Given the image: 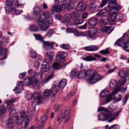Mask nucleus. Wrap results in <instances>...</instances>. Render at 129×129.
Instances as JSON below:
<instances>
[{"instance_id":"obj_52","label":"nucleus","mask_w":129,"mask_h":129,"mask_svg":"<svg viewBox=\"0 0 129 129\" xmlns=\"http://www.w3.org/2000/svg\"><path fill=\"white\" fill-rule=\"evenodd\" d=\"M35 93H40L36 92H34V94H28V97H27V100H30L31 99L32 97H34H34H35V96H34V94Z\"/></svg>"},{"instance_id":"obj_41","label":"nucleus","mask_w":129,"mask_h":129,"mask_svg":"<svg viewBox=\"0 0 129 129\" xmlns=\"http://www.w3.org/2000/svg\"><path fill=\"white\" fill-rule=\"evenodd\" d=\"M120 89L121 87L120 86H116V88H115L113 90L111 93V95L112 96H114L116 95L118 93V91L120 90Z\"/></svg>"},{"instance_id":"obj_64","label":"nucleus","mask_w":129,"mask_h":129,"mask_svg":"<svg viewBox=\"0 0 129 129\" xmlns=\"http://www.w3.org/2000/svg\"><path fill=\"white\" fill-rule=\"evenodd\" d=\"M73 33L74 35L77 37L80 36V32H79L76 29H74Z\"/></svg>"},{"instance_id":"obj_57","label":"nucleus","mask_w":129,"mask_h":129,"mask_svg":"<svg viewBox=\"0 0 129 129\" xmlns=\"http://www.w3.org/2000/svg\"><path fill=\"white\" fill-rule=\"evenodd\" d=\"M107 2V0H103L100 5V7L102 8L105 6Z\"/></svg>"},{"instance_id":"obj_15","label":"nucleus","mask_w":129,"mask_h":129,"mask_svg":"<svg viewBox=\"0 0 129 129\" xmlns=\"http://www.w3.org/2000/svg\"><path fill=\"white\" fill-rule=\"evenodd\" d=\"M51 94V90L47 89L44 91L43 96L42 97L40 96V97L42 100V99L46 100L50 95Z\"/></svg>"},{"instance_id":"obj_55","label":"nucleus","mask_w":129,"mask_h":129,"mask_svg":"<svg viewBox=\"0 0 129 129\" xmlns=\"http://www.w3.org/2000/svg\"><path fill=\"white\" fill-rule=\"evenodd\" d=\"M120 111L121 110H120L117 112H115L114 113H111L112 114V115L111 116H115L114 117L116 118L118 116V114L120 113Z\"/></svg>"},{"instance_id":"obj_54","label":"nucleus","mask_w":129,"mask_h":129,"mask_svg":"<svg viewBox=\"0 0 129 129\" xmlns=\"http://www.w3.org/2000/svg\"><path fill=\"white\" fill-rule=\"evenodd\" d=\"M106 102L107 103L110 102L112 100V96L111 94L109 93L106 97Z\"/></svg>"},{"instance_id":"obj_38","label":"nucleus","mask_w":129,"mask_h":129,"mask_svg":"<svg viewBox=\"0 0 129 129\" xmlns=\"http://www.w3.org/2000/svg\"><path fill=\"white\" fill-rule=\"evenodd\" d=\"M127 80L126 78H121L119 80L118 82V85L120 87V86L124 84L126 82Z\"/></svg>"},{"instance_id":"obj_17","label":"nucleus","mask_w":129,"mask_h":129,"mask_svg":"<svg viewBox=\"0 0 129 129\" xmlns=\"http://www.w3.org/2000/svg\"><path fill=\"white\" fill-rule=\"evenodd\" d=\"M99 48L98 46L95 45H91L84 47L85 50L88 51H95L98 50Z\"/></svg>"},{"instance_id":"obj_53","label":"nucleus","mask_w":129,"mask_h":129,"mask_svg":"<svg viewBox=\"0 0 129 129\" xmlns=\"http://www.w3.org/2000/svg\"><path fill=\"white\" fill-rule=\"evenodd\" d=\"M103 55H105L109 53V52L108 51V49H106L105 50H102L100 51L99 52Z\"/></svg>"},{"instance_id":"obj_31","label":"nucleus","mask_w":129,"mask_h":129,"mask_svg":"<svg viewBox=\"0 0 129 129\" xmlns=\"http://www.w3.org/2000/svg\"><path fill=\"white\" fill-rule=\"evenodd\" d=\"M71 19V16L70 14L68 13H66L63 16L62 22H68Z\"/></svg>"},{"instance_id":"obj_59","label":"nucleus","mask_w":129,"mask_h":129,"mask_svg":"<svg viewBox=\"0 0 129 129\" xmlns=\"http://www.w3.org/2000/svg\"><path fill=\"white\" fill-rule=\"evenodd\" d=\"M74 29L73 28H69L66 29V31L68 33H73Z\"/></svg>"},{"instance_id":"obj_30","label":"nucleus","mask_w":129,"mask_h":129,"mask_svg":"<svg viewBox=\"0 0 129 129\" xmlns=\"http://www.w3.org/2000/svg\"><path fill=\"white\" fill-rule=\"evenodd\" d=\"M16 122L18 125H20L22 124L24 119L23 118H21L20 116L15 117Z\"/></svg>"},{"instance_id":"obj_12","label":"nucleus","mask_w":129,"mask_h":129,"mask_svg":"<svg viewBox=\"0 0 129 129\" xmlns=\"http://www.w3.org/2000/svg\"><path fill=\"white\" fill-rule=\"evenodd\" d=\"M16 100V99H13L12 98L7 101L8 105L6 108V111H8L14 107V105L12 104V103L14 102Z\"/></svg>"},{"instance_id":"obj_28","label":"nucleus","mask_w":129,"mask_h":129,"mask_svg":"<svg viewBox=\"0 0 129 129\" xmlns=\"http://www.w3.org/2000/svg\"><path fill=\"white\" fill-rule=\"evenodd\" d=\"M6 109L5 105L2 104L0 106V117L6 112Z\"/></svg>"},{"instance_id":"obj_20","label":"nucleus","mask_w":129,"mask_h":129,"mask_svg":"<svg viewBox=\"0 0 129 129\" xmlns=\"http://www.w3.org/2000/svg\"><path fill=\"white\" fill-rule=\"evenodd\" d=\"M76 9L77 10L81 12L84 11L85 8L82 2H80L77 4Z\"/></svg>"},{"instance_id":"obj_60","label":"nucleus","mask_w":129,"mask_h":129,"mask_svg":"<svg viewBox=\"0 0 129 129\" xmlns=\"http://www.w3.org/2000/svg\"><path fill=\"white\" fill-rule=\"evenodd\" d=\"M98 111H105V112H107L108 111V110L107 109H106L102 107H99L98 109Z\"/></svg>"},{"instance_id":"obj_16","label":"nucleus","mask_w":129,"mask_h":129,"mask_svg":"<svg viewBox=\"0 0 129 129\" xmlns=\"http://www.w3.org/2000/svg\"><path fill=\"white\" fill-rule=\"evenodd\" d=\"M70 111L68 109H66L63 114H62L61 115L63 118V120L65 122H66L69 120V113Z\"/></svg>"},{"instance_id":"obj_4","label":"nucleus","mask_w":129,"mask_h":129,"mask_svg":"<svg viewBox=\"0 0 129 129\" xmlns=\"http://www.w3.org/2000/svg\"><path fill=\"white\" fill-rule=\"evenodd\" d=\"M56 4H59L57 5H54L51 9L52 12H60L62 10L67 8L70 9L73 8L74 7V3H72L71 5H68V3H65L61 5V4L59 2V0H54Z\"/></svg>"},{"instance_id":"obj_39","label":"nucleus","mask_w":129,"mask_h":129,"mask_svg":"<svg viewBox=\"0 0 129 129\" xmlns=\"http://www.w3.org/2000/svg\"><path fill=\"white\" fill-rule=\"evenodd\" d=\"M29 30L32 31H36L39 30L38 26L35 25H31L29 28Z\"/></svg>"},{"instance_id":"obj_48","label":"nucleus","mask_w":129,"mask_h":129,"mask_svg":"<svg viewBox=\"0 0 129 129\" xmlns=\"http://www.w3.org/2000/svg\"><path fill=\"white\" fill-rule=\"evenodd\" d=\"M48 116L46 115H44L41 117L40 119V121L41 123L44 122L47 120Z\"/></svg>"},{"instance_id":"obj_19","label":"nucleus","mask_w":129,"mask_h":129,"mask_svg":"<svg viewBox=\"0 0 129 129\" xmlns=\"http://www.w3.org/2000/svg\"><path fill=\"white\" fill-rule=\"evenodd\" d=\"M65 64L63 66H61L58 63L55 62H54L52 65V67L54 70H58L61 68H64L67 64Z\"/></svg>"},{"instance_id":"obj_23","label":"nucleus","mask_w":129,"mask_h":129,"mask_svg":"<svg viewBox=\"0 0 129 129\" xmlns=\"http://www.w3.org/2000/svg\"><path fill=\"white\" fill-rule=\"evenodd\" d=\"M48 61H44L45 64H42V67H41V70L44 72H46L48 71L50 68L49 63H48Z\"/></svg>"},{"instance_id":"obj_42","label":"nucleus","mask_w":129,"mask_h":129,"mask_svg":"<svg viewBox=\"0 0 129 129\" xmlns=\"http://www.w3.org/2000/svg\"><path fill=\"white\" fill-rule=\"evenodd\" d=\"M83 60L87 61H91L96 60V58L91 56H88L84 58Z\"/></svg>"},{"instance_id":"obj_47","label":"nucleus","mask_w":129,"mask_h":129,"mask_svg":"<svg viewBox=\"0 0 129 129\" xmlns=\"http://www.w3.org/2000/svg\"><path fill=\"white\" fill-rule=\"evenodd\" d=\"M31 79L29 77H25L24 80L23 82L26 85H30L31 83Z\"/></svg>"},{"instance_id":"obj_2","label":"nucleus","mask_w":129,"mask_h":129,"mask_svg":"<svg viewBox=\"0 0 129 129\" xmlns=\"http://www.w3.org/2000/svg\"><path fill=\"white\" fill-rule=\"evenodd\" d=\"M51 15L48 11L43 13L37 19L38 24L40 26V28L42 31H46L48 28L49 23L52 22Z\"/></svg>"},{"instance_id":"obj_34","label":"nucleus","mask_w":129,"mask_h":129,"mask_svg":"<svg viewBox=\"0 0 129 129\" xmlns=\"http://www.w3.org/2000/svg\"><path fill=\"white\" fill-rule=\"evenodd\" d=\"M46 55L47 56L46 57L47 58H48L49 59L48 60L45 58V61H48V63H49V62H51V61L52 60L53 58V54H50V52H47L46 54Z\"/></svg>"},{"instance_id":"obj_45","label":"nucleus","mask_w":129,"mask_h":129,"mask_svg":"<svg viewBox=\"0 0 129 129\" xmlns=\"http://www.w3.org/2000/svg\"><path fill=\"white\" fill-rule=\"evenodd\" d=\"M60 47L65 50H68L70 49V47L69 44H63L60 45Z\"/></svg>"},{"instance_id":"obj_58","label":"nucleus","mask_w":129,"mask_h":129,"mask_svg":"<svg viewBox=\"0 0 129 129\" xmlns=\"http://www.w3.org/2000/svg\"><path fill=\"white\" fill-rule=\"evenodd\" d=\"M63 119V118L62 117L61 115H58L57 118V120L58 121L59 123H60L61 122Z\"/></svg>"},{"instance_id":"obj_27","label":"nucleus","mask_w":129,"mask_h":129,"mask_svg":"<svg viewBox=\"0 0 129 129\" xmlns=\"http://www.w3.org/2000/svg\"><path fill=\"white\" fill-rule=\"evenodd\" d=\"M31 83L30 85H31L35 87H38L40 86V83L38 82L36 78H33L31 79Z\"/></svg>"},{"instance_id":"obj_1","label":"nucleus","mask_w":129,"mask_h":129,"mask_svg":"<svg viewBox=\"0 0 129 129\" xmlns=\"http://www.w3.org/2000/svg\"><path fill=\"white\" fill-rule=\"evenodd\" d=\"M84 78L91 84H94L102 78V76L94 72L93 70H88L86 72L81 71L78 73L77 77L79 79Z\"/></svg>"},{"instance_id":"obj_50","label":"nucleus","mask_w":129,"mask_h":129,"mask_svg":"<svg viewBox=\"0 0 129 129\" xmlns=\"http://www.w3.org/2000/svg\"><path fill=\"white\" fill-rule=\"evenodd\" d=\"M33 35L35 37L36 40H39L41 41L43 40V39L40 35L34 34Z\"/></svg>"},{"instance_id":"obj_36","label":"nucleus","mask_w":129,"mask_h":129,"mask_svg":"<svg viewBox=\"0 0 129 129\" xmlns=\"http://www.w3.org/2000/svg\"><path fill=\"white\" fill-rule=\"evenodd\" d=\"M33 10L34 14L36 15H39L41 13V10L39 7H35L34 8Z\"/></svg>"},{"instance_id":"obj_18","label":"nucleus","mask_w":129,"mask_h":129,"mask_svg":"<svg viewBox=\"0 0 129 129\" xmlns=\"http://www.w3.org/2000/svg\"><path fill=\"white\" fill-rule=\"evenodd\" d=\"M81 12L78 11H74L71 13V17L73 19L80 17L81 15Z\"/></svg>"},{"instance_id":"obj_40","label":"nucleus","mask_w":129,"mask_h":129,"mask_svg":"<svg viewBox=\"0 0 129 129\" xmlns=\"http://www.w3.org/2000/svg\"><path fill=\"white\" fill-rule=\"evenodd\" d=\"M97 7V5L96 4L95 1H92L90 4V8L92 9L93 11H94Z\"/></svg>"},{"instance_id":"obj_63","label":"nucleus","mask_w":129,"mask_h":129,"mask_svg":"<svg viewBox=\"0 0 129 129\" xmlns=\"http://www.w3.org/2000/svg\"><path fill=\"white\" fill-rule=\"evenodd\" d=\"M31 56L33 58H36V52L33 50L31 51L30 52Z\"/></svg>"},{"instance_id":"obj_43","label":"nucleus","mask_w":129,"mask_h":129,"mask_svg":"<svg viewBox=\"0 0 129 129\" xmlns=\"http://www.w3.org/2000/svg\"><path fill=\"white\" fill-rule=\"evenodd\" d=\"M17 110L16 109H14L12 110L10 112V116L11 117H16L17 114Z\"/></svg>"},{"instance_id":"obj_9","label":"nucleus","mask_w":129,"mask_h":129,"mask_svg":"<svg viewBox=\"0 0 129 129\" xmlns=\"http://www.w3.org/2000/svg\"><path fill=\"white\" fill-rule=\"evenodd\" d=\"M112 114L108 113L105 114L101 112L99 114L98 116L99 120L101 121H104L107 119L111 117Z\"/></svg>"},{"instance_id":"obj_5","label":"nucleus","mask_w":129,"mask_h":129,"mask_svg":"<svg viewBox=\"0 0 129 129\" xmlns=\"http://www.w3.org/2000/svg\"><path fill=\"white\" fill-rule=\"evenodd\" d=\"M120 9V7L119 5H115L114 6H111V10H115L116 11H111L109 12L108 13V15L112 19H113L114 21L116 22L120 21L123 18V17L122 15L120 13H118L115 16H113V15L115 14L117 12L118 9Z\"/></svg>"},{"instance_id":"obj_33","label":"nucleus","mask_w":129,"mask_h":129,"mask_svg":"<svg viewBox=\"0 0 129 129\" xmlns=\"http://www.w3.org/2000/svg\"><path fill=\"white\" fill-rule=\"evenodd\" d=\"M109 93L110 92L108 90H104L100 93V96L102 98H105L109 94Z\"/></svg>"},{"instance_id":"obj_6","label":"nucleus","mask_w":129,"mask_h":129,"mask_svg":"<svg viewBox=\"0 0 129 129\" xmlns=\"http://www.w3.org/2000/svg\"><path fill=\"white\" fill-rule=\"evenodd\" d=\"M87 38L93 40L97 37L98 34V29L95 27L90 28L88 30Z\"/></svg>"},{"instance_id":"obj_32","label":"nucleus","mask_w":129,"mask_h":129,"mask_svg":"<svg viewBox=\"0 0 129 129\" xmlns=\"http://www.w3.org/2000/svg\"><path fill=\"white\" fill-rule=\"evenodd\" d=\"M100 24L102 26L103 24L104 25L108 24L110 23V21L108 17L106 16L105 19L101 20L100 22Z\"/></svg>"},{"instance_id":"obj_37","label":"nucleus","mask_w":129,"mask_h":129,"mask_svg":"<svg viewBox=\"0 0 129 129\" xmlns=\"http://www.w3.org/2000/svg\"><path fill=\"white\" fill-rule=\"evenodd\" d=\"M73 24L74 25H76L77 24H79L82 23L84 21L82 19H78L76 18L73 19Z\"/></svg>"},{"instance_id":"obj_25","label":"nucleus","mask_w":129,"mask_h":129,"mask_svg":"<svg viewBox=\"0 0 129 129\" xmlns=\"http://www.w3.org/2000/svg\"><path fill=\"white\" fill-rule=\"evenodd\" d=\"M54 71L53 70L52 71L50 75L46 79L44 80L42 82L43 84H44L47 83L49 80L52 78L54 75Z\"/></svg>"},{"instance_id":"obj_10","label":"nucleus","mask_w":129,"mask_h":129,"mask_svg":"<svg viewBox=\"0 0 129 129\" xmlns=\"http://www.w3.org/2000/svg\"><path fill=\"white\" fill-rule=\"evenodd\" d=\"M43 44L44 45V48L46 50H50L53 48V45L54 44V42L49 41H43Z\"/></svg>"},{"instance_id":"obj_44","label":"nucleus","mask_w":129,"mask_h":129,"mask_svg":"<svg viewBox=\"0 0 129 129\" xmlns=\"http://www.w3.org/2000/svg\"><path fill=\"white\" fill-rule=\"evenodd\" d=\"M8 51V49L6 48H4L3 49H2L1 51V52L5 56L4 57L1 58L0 60H2L3 59H6L7 58L6 53Z\"/></svg>"},{"instance_id":"obj_62","label":"nucleus","mask_w":129,"mask_h":129,"mask_svg":"<svg viewBox=\"0 0 129 129\" xmlns=\"http://www.w3.org/2000/svg\"><path fill=\"white\" fill-rule=\"evenodd\" d=\"M60 107L59 106L58 104H55L54 107V110L55 112L57 111L60 108Z\"/></svg>"},{"instance_id":"obj_46","label":"nucleus","mask_w":129,"mask_h":129,"mask_svg":"<svg viewBox=\"0 0 129 129\" xmlns=\"http://www.w3.org/2000/svg\"><path fill=\"white\" fill-rule=\"evenodd\" d=\"M77 72V70L76 69H74L71 71L70 74V76L71 78H73L75 77L76 74Z\"/></svg>"},{"instance_id":"obj_24","label":"nucleus","mask_w":129,"mask_h":129,"mask_svg":"<svg viewBox=\"0 0 129 129\" xmlns=\"http://www.w3.org/2000/svg\"><path fill=\"white\" fill-rule=\"evenodd\" d=\"M59 88L57 85H54L52 87L51 90V94L55 95L58 91Z\"/></svg>"},{"instance_id":"obj_13","label":"nucleus","mask_w":129,"mask_h":129,"mask_svg":"<svg viewBox=\"0 0 129 129\" xmlns=\"http://www.w3.org/2000/svg\"><path fill=\"white\" fill-rule=\"evenodd\" d=\"M20 117L23 118V119H25V125H28L29 123V118L27 115L26 113L23 110L21 111L20 112Z\"/></svg>"},{"instance_id":"obj_7","label":"nucleus","mask_w":129,"mask_h":129,"mask_svg":"<svg viewBox=\"0 0 129 129\" xmlns=\"http://www.w3.org/2000/svg\"><path fill=\"white\" fill-rule=\"evenodd\" d=\"M35 96L34 101L32 104V107L33 108V110H30L31 111H34L35 108L37 104H39L42 103V100L40 97V93H35L34 94Z\"/></svg>"},{"instance_id":"obj_26","label":"nucleus","mask_w":129,"mask_h":129,"mask_svg":"<svg viewBox=\"0 0 129 129\" xmlns=\"http://www.w3.org/2000/svg\"><path fill=\"white\" fill-rule=\"evenodd\" d=\"M67 83V81L65 79H61L59 82V84L57 85L59 87L63 89Z\"/></svg>"},{"instance_id":"obj_21","label":"nucleus","mask_w":129,"mask_h":129,"mask_svg":"<svg viewBox=\"0 0 129 129\" xmlns=\"http://www.w3.org/2000/svg\"><path fill=\"white\" fill-rule=\"evenodd\" d=\"M97 20L95 17L90 18L88 19V24L90 26H94L96 24Z\"/></svg>"},{"instance_id":"obj_22","label":"nucleus","mask_w":129,"mask_h":129,"mask_svg":"<svg viewBox=\"0 0 129 129\" xmlns=\"http://www.w3.org/2000/svg\"><path fill=\"white\" fill-rule=\"evenodd\" d=\"M111 8V6L110 5H108V7H105L104 9L99 12L96 14V15L99 16H100L105 13V12H104V10H106V11H107L110 10V8Z\"/></svg>"},{"instance_id":"obj_35","label":"nucleus","mask_w":129,"mask_h":129,"mask_svg":"<svg viewBox=\"0 0 129 129\" xmlns=\"http://www.w3.org/2000/svg\"><path fill=\"white\" fill-rule=\"evenodd\" d=\"M118 76L121 78H126V73L123 70L119 71L118 72Z\"/></svg>"},{"instance_id":"obj_8","label":"nucleus","mask_w":129,"mask_h":129,"mask_svg":"<svg viewBox=\"0 0 129 129\" xmlns=\"http://www.w3.org/2000/svg\"><path fill=\"white\" fill-rule=\"evenodd\" d=\"M67 55V53L64 51L59 52L56 56V61L60 63L63 62L65 61V57Z\"/></svg>"},{"instance_id":"obj_51","label":"nucleus","mask_w":129,"mask_h":129,"mask_svg":"<svg viewBox=\"0 0 129 129\" xmlns=\"http://www.w3.org/2000/svg\"><path fill=\"white\" fill-rule=\"evenodd\" d=\"M53 33V30L52 29H50L47 32V33L46 35V36L48 37H49L52 36Z\"/></svg>"},{"instance_id":"obj_61","label":"nucleus","mask_w":129,"mask_h":129,"mask_svg":"<svg viewBox=\"0 0 129 129\" xmlns=\"http://www.w3.org/2000/svg\"><path fill=\"white\" fill-rule=\"evenodd\" d=\"M121 96L120 94L118 95V97L117 98L116 97H114V98L113 99L115 100L114 101L115 102H117L121 100Z\"/></svg>"},{"instance_id":"obj_29","label":"nucleus","mask_w":129,"mask_h":129,"mask_svg":"<svg viewBox=\"0 0 129 129\" xmlns=\"http://www.w3.org/2000/svg\"><path fill=\"white\" fill-rule=\"evenodd\" d=\"M23 84L22 81H20L17 84V86H16L15 88L13 89V91L17 90L18 89L21 90L23 89Z\"/></svg>"},{"instance_id":"obj_3","label":"nucleus","mask_w":129,"mask_h":129,"mask_svg":"<svg viewBox=\"0 0 129 129\" xmlns=\"http://www.w3.org/2000/svg\"><path fill=\"white\" fill-rule=\"evenodd\" d=\"M115 45L121 47L124 45L123 49L124 50L129 52V39L127 34L125 33L121 38L118 39L116 41Z\"/></svg>"},{"instance_id":"obj_14","label":"nucleus","mask_w":129,"mask_h":129,"mask_svg":"<svg viewBox=\"0 0 129 129\" xmlns=\"http://www.w3.org/2000/svg\"><path fill=\"white\" fill-rule=\"evenodd\" d=\"M119 86L118 85V82L115 79H112L109 83V88L110 90H112L117 86Z\"/></svg>"},{"instance_id":"obj_56","label":"nucleus","mask_w":129,"mask_h":129,"mask_svg":"<svg viewBox=\"0 0 129 129\" xmlns=\"http://www.w3.org/2000/svg\"><path fill=\"white\" fill-rule=\"evenodd\" d=\"M6 4L8 6L11 7L13 5V3L10 0H8L6 2Z\"/></svg>"},{"instance_id":"obj_49","label":"nucleus","mask_w":129,"mask_h":129,"mask_svg":"<svg viewBox=\"0 0 129 129\" xmlns=\"http://www.w3.org/2000/svg\"><path fill=\"white\" fill-rule=\"evenodd\" d=\"M14 121L11 118L9 119L8 121L6 123V125L7 126H9L12 125L14 122Z\"/></svg>"},{"instance_id":"obj_11","label":"nucleus","mask_w":129,"mask_h":129,"mask_svg":"<svg viewBox=\"0 0 129 129\" xmlns=\"http://www.w3.org/2000/svg\"><path fill=\"white\" fill-rule=\"evenodd\" d=\"M28 73L31 76V77L33 78H36V77H40L41 78H42V74L39 73H36V72L32 69L29 70L28 72Z\"/></svg>"}]
</instances>
